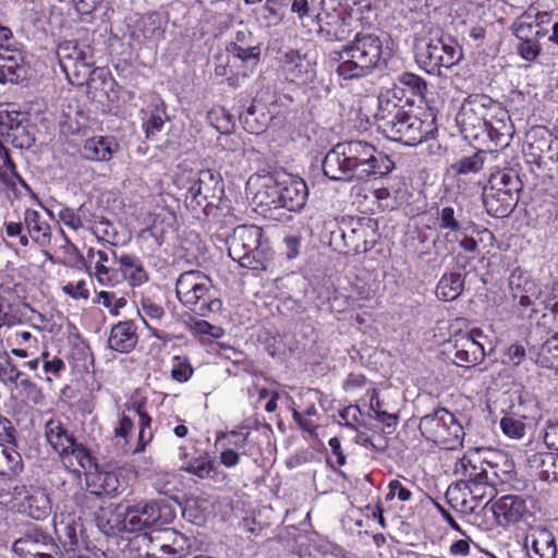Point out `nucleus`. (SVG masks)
<instances>
[{
  "label": "nucleus",
  "mask_w": 558,
  "mask_h": 558,
  "mask_svg": "<svg viewBox=\"0 0 558 558\" xmlns=\"http://www.w3.org/2000/svg\"><path fill=\"white\" fill-rule=\"evenodd\" d=\"M322 169L331 181L350 182L387 175L395 169V162L371 143L351 140L330 148L322 161Z\"/></svg>",
  "instance_id": "obj_1"
},
{
  "label": "nucleus",
  "mask_w": 558,
  "mask_h": 558,
  "mask_svg": "<svg viewBox=\"0 0 558 558\" xmlns=\"http://www.w3.org/2000/svg\"><path fill=\"white\" fill-rule=\"evenodd\" d=\"M248 184L257 186L254 202L266 209L299 211L305 206L308 196L305 181L286 172L252 177Z\"/></svg>",
  "instance_id": "obj_2"
},
{
  "label": "nucleus",
  "mask_w": 558,
  "mask_h": 558,
  "mask_svg": "<svg viewBox=\"0 0 558 558\" xmlns=\"http://www.w3.org/2000/svg\"><path fill=\"white\" fill-rule=\"evenodd\" d=\"M338 61L337 74L343 80L365 77L385 63L383 41L375 33L359 32L353 39L332 52Z\"/></svg>",
  "instance_id": "obj_3"
},
{
  "label": "nucleus",
  "mask_w": 558,
  "mask_h": 558,
  "mask_svg": "<svg viewBox=\"0 0 558 558\" xmlns=\"http://www.w3.org/2000/svg\"><path fill=\"white\" fill-rule=\"evenodd\" d=\"M57 57L68 81L72 85L94 87L97 81L111 80L104 68H94V49L90 45L77 40H64L58 45Z\"/></svg>",
  "instance_id": "obj_4"
},
{
  "label": "nucleus",
  "mask_w": 558,
  "mask_h": 558,
  "mask_svg": "<svg viewBox=\"0 0 558 558\" xmlns=\"http://www.w3.org/2000/svg\"><path fill=\"white\" fill-rule=\"evenodd\" d=\"M229 256L242 267L264 269L271 258L269 242L264 230L255 225H242L234 228L227 240Z\"/></svg>",
  "instance_id": "obj_5"
},
{
  "label": "nucleus",
  "mask_w": 558,
  "mask_h": 558,
  "mask_svg": "<svg viewBox=\"0 0 558 558\" xmlns=\"http://www.w3.org/2000/svg\"><path fill=\"white\" fill-rule=\"evenodd\" d=\"M522 190L523 182L514 169L492 173L482 194L487 214L495 218L508 217L514 210Z\"/></svg>",
  "instance_id": "obj_6"
},
{
  "label": "nucleus",
  "mask_w": 558,
  "mask_h": 558,
  "mask_svg": "<svg viewBox=\"0 0 558 558\" xmlns=\"http://www.w3.org/2000/svg\"><path fill=\"white\" fill-rule=\"evenodd\" d=\"M493 114L506 116L500 102L484 94H472L462 101L456 123L465 140L480 141Z\"/></svg>",
  "instance_id": "obj_7"
},
{
  "label": "nucleus",
  "mask_w": 558,
  "mask_h": 558,
  "mask_svg": "<svg viewBox=\"0 0 558 558\" xmlns=\"http://www.w3.org/2000/svg\"><path fill=\"white\" fill-rule=\"evenodd\" d=\"M424 117L423 119L405 111L377 129L389 141L415 146L423 141L434 138L438 131L435 114L428 112Z\"/></svg>",
  "instance_id": "obj_8"
},
{
  "label": "nucleus",
  "mask_w": 558,
  "mask_h": 558,
  "mask_svg": "<svg viewBox=\"0 0 558 558\" xmlns=\"http://www.w3.org/2000/svg\"><path fill=\"white\" fill-rule=\"evenodd\" d=\"M211 280L198 270L182 272L175 282V292L180 302L199 316L217 312L221 301L210 295Z\"/></svg>",
  "instance_id": "obj_9"
},
{
  "label": "nucleus",
  "mask_w": 558,
  "mask_h": 558,
  "mask_svg": "<svg viewBox=\"0 0 558 558\" xmlns=\"http://www.w3.org/2000/svg\"><path fill=\"white\" fill-rule=\"evenodd\" d=\"M418 428L422 435L448 449L462 445L464 430L456 416L445 408H437L421 417Z\"/></svg>",
  "instance_id": "obj_10"
},
{
  "label": "nucleus",
  "mask_w": 558,
  "mask_h": 558,
  "mask_svg": "<svg viewBox=\"0 0 558 558\" xmlns=\"http://www.w3.org/2000/svg\"><path fill=\"white\" fill-rule=\"evenodd\" d=\"M341 240L347 254H361L372 250L377 242V221L371 217H350L338 231L331 232V241Z\"/></svg>",
  "instance_id": "obj_11"
},
{
  "label": "nucleus",
  "mask_w": 558,
  "mask_h": 558,
  "mask_svg": "<svg viewBox=\"0 0 558 558\" xmlns=\"http://www.w3.org/2000/svg\"><path fill=\"white\" fill-rule=\"evenodd\" d=\"M462 58L461 48L444 38H429L416 45V62L429 74L441 75V68L450 69Z\"/></svg>",
  "instance_id": "obj_12"
},
{
  "label": "nucleus",
  "mask_w": 558,
  "mask_h": 558,
  "mask_svg": "<svg viewBox=\"0 0 558 558\" xmlns=\"http://www.w3.org/2000/svg\"><path fill=\"white\" fill-rule=\"evenodd\" d=\"M0 133L14 147L29 148L36 140V125L24 112H0Z\"/></svg>",
  "instance_id": "obj_13"
},
{
  "label": "nucleus",
  "mask_w": 558,
  "mask_h": 558,
  "mask_svg": "<svg viewBox=\"0 0 558 558\" xmlns=\"http://www.w3.org/2000/svg\"><path fill=\"white\" fill-rule=\"evenodd\" d=\"M14 508L35 520H43L50 514V498L47 492L40 487L16 486L14 488Z\"/></svg>",
  "instance_id": "obj_14"
},
{
  "label": "nucleus",
  "mask_w": 558,
  "mask_h": 558,
  "mask_svg": "<svg viewBox=\"0 0 558 558\" xmlns=\"http://www.w3.org/2000/svg\"><path fill=\"white\" fill-rule=\"evenodd\" d=\"M57 549L51 535L38 527L28 530L13 544V551L21 558H53Z\"/></svg>",
  "instance_id": "obj_15"
},
{
  "label": "nucleus",
  "mask_w": 558,
  "mask_h": 558,
  "mask_svg": "<svg viewBox=\"0 0 558 558\" xmlns=\"http://www.w3.org/2000/svg\"><path fill=\"white\" fill-rule=\"evenodd\" d=\"M481 335L480 330L473 329L471 332L458 333L450 340L452 349L449 354L457 366L470 367L482 362L485 356L484 347L476 340Z\"/></svg>",
  "instance_id": "obj_16"
},
{
  "label": "nucleus",
  "mask_w": 558,
  "mask_h": 558,
  "mask_svg": "<svg viewBox=\"0 0 558 558\" xmlns=\"http://www.w3.org/2000/svg\"><path fill=\"white\" fill-rule=\"evenodd\" d=\"M189 193L198 206H215L223 194L221 175L210 169L198 171L197 179L189 187Z\"/></svg>",
  "instance_id": "obj_17"
},
{
  "label": "nucleus",
  "mask_w": 558,
  "mask_h": 558,
  "mask_svg": "<svg viewBox=\"0 0 558 558\" xmlns=\"http://www.w3.org/2000/svg\"><path fill=\"white\" fill-rule=\"evenodd\" d=\"M28 73L25 52L11 45L0 44V83H22L27 80Z\"/></svg>",
  "instance_id": "obj_18"
},
{
  "label": "nucleus",
  "mask_w": 558,
  "mask_h": 558,
  "mask_svg": "<svg viewBox=\"0 0 558 558\" xmlns=\"http://www.w3.org/2000/svg\"><path fill=\"white\" fill-rule=\"evenodd\" d=\"M129 533H136L163 524L161 509L155 501L137 502L124 509Z\"/></svg>",
  "instance_id": "obj_19"
},
{
  "label": "nucleus",
  "mask_w": 558,
  "mask_h": 558,
  "mask_svg": "<svg viewBox=\"0 0 558 558\" xmlns=\"http://www.w3.org/2000/svg\"><path fill=\"white\" fill-rule=\"evenodd\" d=\"M490 511L499 525L514 524L532 517L526 500L518 495L500 497L490 505Z\"/></svg>",
  "instance_id": "obj_20"
},
{
  "label": "nucleus",
  "mask_w": 558,
  "mask_h": 558,
  "mask_svg": "<svg viewBox=\"0 0 558 558\" xmlns=\"http://www.w3.org/2000/svg\"><path fill=\"white\" fill-rule=\"evenodd\" d=\"M531 558H556L557 544L553 532L543 525L531 526L524 538Z\"/></svg>",
  "instance_id": "obj_21"
},
{
  "label": "nucleus",
  "mask_w": 558,
  "mask_h": 558,
  "mask_svg": "<svg viewBox=\"0 0 558 558\" xmlns=\"http://www.w3.org/2000/svg\"><path fill=\"white\" fill-rule=\"evenodd\" d=\"M315 21L318 35L327 41H343L350 36L345 17L339 12H317Z\"/></svg>",
  "instance_id": "obj_22"
},
{
  "label": "nucleus",
  "mask_w": 558,
  "mask_h": 558,
  "mask_svg": "<svg viewBox=\"0 0 558 558\" xmlns=\"http://www.w3.org/2000/svg\"><path fill=\"white\" fill-rule=\"evenodd\" d=\"M137 341L135 324L132 320H124L112 326L108 348L120 353H129L136 347Z\"/></svg>",
  "instance_id": "obj_23"
},
{
  "label": "nucleus",
  "mask_w": 558,
  "mask_h": 558,
  "mask_svg": "<svg viewBox=\"0 0 558 558\" xmlns=\"http://www.w3.org/2000/svg\"><path fill=\"white\" fill-rule=\"evenodd\" d=\"M89 490L83 494L84 499L95 496H116L121 486L117 472L101 471L89 474L86 478Z\"/></svg>",
  "instance_id": "obj_24"
},
{
  "label": "nucleus",
  "mask_w": 558,
  "mask_h": 558,
  "mask_svg": "<svg viewBox=\"0 0 558 558\" xmlns=\"http://www.w3.org/2000/svg\"><path fill=\"white\" fill-rule=\"evenodd\" d=\"M118 149L119 144L113 137H92L85 142L82 155L92 161H109Z\"/></svg>",
  "instance_id": "obj_25"
},
{
  "label": "nucleus",
  "mask_w": 558,
  "mask_h": 558,
  "mask_svg": "<svg viewBox=\"0 0 558 558\" xmlns=\"http://www.w3.org/2000/svg\"><path fill=\"white\" fill-rule=\"evenodd\" d=\"M178 537V534L173 530H154L151 533L142 531L136 532L134 537L131 539V544L136 545L138 550H143L141 555L146 557L157 556V545L160 541H170Z\"/></svg>",
  "instance_id": "obj_26"
},
{
  "label": "nucleus",
  "mask_w": 558,
  "mask_h": 558,
  "mask_svg": "<svg viewBox=\"0 0 558 558\" xmlns=\"http://www.w3.org/2000/svg\"><path fill=\"white\" fill-rule=\"evenodd\" d=\"M527 465L537 472L541 480L558 482V453L534 452L529 456Z\"/></svg>",
  "instance_id": "obj_27"
},
{
  "label": "nucleus",
  "mask_w": 558,
  "mask_h": 558,
  "mask_svg": "<svg viewBox=\"0 0 558 558\" xmlns=\"http://www.w3.org/2000/svg\"><path fill=\"white\" fill-rule=\"evenodd\" d=\"M46 438L61 458L68 457V451L76 440L59 420H49L45 426Z\"/></svg>",
  "instance_id": "obj_28"
},
{
  "label": "nucleus",
  "mask_w": 558,
  "mask_h": 558,
  "mask_svg": "<svg viewBox=\"0 0 558 558\" xmlns=\"http://www.w3.org/2000/svg\"><path fill=\"white\" fill-rule=\"evenodd\" d=\"M509 287L512 291L513 300L518 304L527 307L533 304V296H537L534 281L525 277L520 270H514L509 278Z\"/></svg>",
  "instance_id": "obj_29"
},
{
  "label": "nucleus",
  "mask_w": 558,
  "mask_h": 558,
  "mask_svg": "<svg viewBox=\"0 0 558 558\" xmlns=\"http://www.w3.org/2000/svg\"><path fill=\"white\" fill-rule=\"evenodd\" d=\"M112 256L120 265L119 270L123 274V280L129 279L133 286H140L148 280V275L138 257L131 254L118 256L116 252H112Z\"/></svg>",
  "instance_id": "obj_30"
},
{
  "label": "nucleus",
  "mask_w": 558,
  "mask_h": 558,
  "mask_svg": "<svg viewBox=\"0 0 558 558\" xmlns=\"http://www.w3.org/2000/svg\"><path fill=\"white\" fill-rule=\"evenodd\" d=\"M24 226L33 241L38 245L46 247L50 244V227L47 222L41 221L40 214L37 210L27 208L24 211Z\"/></svg>",
  "instance_id": "obj_31"
},
{
  "label": "nucleus",
  "mask_w": 558,
  "mask_h": 558,
  "mask_svg": "<svg viewBox=\"0 0 558 558\" xmlns=\"http://www.w3.org/2000/svg\"><path fill=\"white\" fill-rule=\"evenodd\" d=\"M533 24L520 22L514 31L515 37L520 40L518 51L526 61H534L541 53V45L536 38H532Z\"/></svg>",
  "instance_id": "obj_32"
},
{
  "label": "nucleus",
  "mask_w": 558,
  "mask_h": 558,
  "mask_svg": "<svg viewBox=\"0 0 558 558\" xmlns=\"http://www.w3.org/2000/svg\"><path fill=\"white\" fill-rule=\"evenodd\" d=\"M269 113L265 112L263 105L252 104L245 112L240 114V120L243 123L244 129L252 134L263 133L268 122L270 121Z\"/></svg>",
  "instance_id": "obj_33"
},
{
  "label": "nucleus",
  "mask_w": 558,
  "mask_h": 558,
  "mask_svg": "<svg viewBox=\"0 0 558 558\" xmlns=\"http://www.w3.org/2000/svg\"><path fill=\"white\" fill-rule=\"evenodd\" d=\"M283 70L290 81H306L313 73L310 61L302 58L296 51H290L286 54Z\"/></svg>",
  "instance_id": "obj_34"
},
{
  "label": "nucleus",
  "mask_w": 558,
  "mask_h": 558,
  "mask_svg": "<svg viewBox=\"0 0 558 558\" xmlns=\"http://www.w3.org/2000/svg\"><path fill=\"white\" fill-rule=\"evenodd\" d=\"M553 143L551 134L544 126L533 128L526 133L529 154L535 159L542 158V155L550 149Z\"/></svg>",
  "instance_id": "obj_35"
},
{
  "label": "nucleus",
  "mask_w": 558,
  "mask_h": 558,
  "mask_svg": "<svg viewBox=\"0 0 558 558\" xmlns=\"http://www.w3.org/2000/svg\"><path fill=\"white\" fill-rule=\"evenodd\" d=\"M405 111L403 105H400L393 100L392 97L385 95V93L380 90L377 97V111L375 113L377 128L387 122L389 123L391 119H396Z\"/></svg>",
  "instance_id": "obj_36"
},
{
  "label": "nucleus",
  "mask_w": 558,
  "mask_h": 558,
  "mask_svg": "<svg viewBox=\"0 0 558 558\" xmlns=\"http://www.w3.org/2000/svg\"><path fill=\"white\" fill-rule=\"evenodd\" d=\"M464 277L460 272L445 274L436 288V294L445 301L457 299L463 291Z\"/></svg>",
  "instance_id": "obj_37"
},
{
  "label": "nucleus",
  "mask_w": 558,
  "mask_h": 558,
  "mask_svg": "<svg viewBox=\"0 0 558 558\" xmlns=\"http://www.w3.org/2000/svg\"><path fill=\"white\" fill-rule=\"evenodd\" d=\"M97 524L105 534L129 533L126 522H124V510H111L104 517L97 518Z\"/></svg>",
  "instance_id": "obj_38"
},
{
  "label": "nucleus",
  "mask_w": 558,
  "mask_h": 558,
  "mask_svg": "<svg viewBox=\"0 0 558 558\" xmlns=\"http://www.w3.org/2000/svg\"><path fill=\"white\" fill-rule=\"evenodd\" d=\"M463 209L453 208L452 206H445L438 213V225L439 229L448 230L450 232L459 233L463 227Z\"/></svg>",
  "instance_id": "obj_39"
},
{
  "label": "nucleus",
  "mask_w": 558,
  "mask_h": 558,
  "mask_svg": "<svg viewBox=\"0 0 558 558\" xmlns=\"http://www.w3.org/2000/svg\"><path fill=\"white\" fill-rule=\"evenodd\" d=\"M535 363L546 368H558V333L543 343Z\"/></svg>",
  "instance_id": "obj_40"
},
{
  "label": "nucleus",
  "mask_w": 558,
  "mask_h": 558,
  "mask_svg": "<svg viewBox=\"0 0 558 558\" xmlns=\"http://www.w3.org/2000/svg\"><path fill=\"white\" fill-rule=\"evenodd\" d=\"M227 51L233 59H238L243 63L256 64L259 60L260 49L253 44L241 45L238 43H230L227 46Z\"/></svg>",
  "instance_id": "obj_41"
},
{
  "label": "nucleus",
  "mask_w": 558,
  "mask_h": 558,
  "mask_svg": "<svg viewBox=\"0 0 558 558\" xmlns=\"http://www.w3.org/2000/svg\"><path fill=\"white\" fill-rule=\"evenodd\" d=\"M461 472L466 481V485L487 482L488 474L483 468L472 464L471 460L463 457L456 465V473Z\"/></svg>",
  "instance_id": "obj_42"
},
{
  "label": "nucleus",
  "mask_w": 558,
  "mask_h": 558,
  "mask_svg": "<svg viewBox=\"0 0 558 558\" xmlns=\"http://www.w3.org/2000/svg\"><path fill=\"white\" fill-rule=\"evenodd\" d=\"M500 428L506 436L512 439H522L526 435L527 426L523 417L504 416L500 421Z\"/></svg>",
  "instance_id": "obj_43"
},
{
  "label": "nucleus",
  "mask_w": 558,
  "mask_h": 558,
  "mask_svg": "<svg viewBox=\"0 0 558 558\" xmlns=\"http://www.w3.org/2000/svg\"><path fill=\"white\" fill-rule=\"evenodd\" d=\"M398 82L408 88L412 96L424 97L427 92V83L418 75L404 72L398 76Z\"/></svg>",
  "instance_id": "obj_44"
},
{
  "label": "nucleus",
  "mask_w": 558,
  "mask_h": 558,
  "mask_svg": "<svg viewBox=\"0 0 558 558\" xmlns=\"http://www.w3.org/2000/svg\"><path fill=\"white\" fill-rule=\"evenodd\" d=\"M2 462H0V474L8 472L16 473L22 470L21 454L13 448H5L1 445Z\"/></svg>",
  "instance_id": "obj_45"
},
{
  "label": "nucleus",
  "mask_w": 558,
  "mask_h": 558,
  "mask_svg": "<svg viewBox=\"0 0 558 558\" xmlns=\"http://www.w3.org/2000/svg\"><path fill=\"white\" fill-rule=\"evenodd\" d=\"M95 270L97 281L101 286H116L123 281V274L119 269L111 266H95Z\"/></svg>",
  "instance_id": "obj_46"
},
{
  "label": "nucleus",
  "mask_w": 558,
  "mask_h": 558,
  "mask_svg": "<svg viewBox=\"0 0 558 558\" xmlns=\"http://www.w3.org/2000/svg\"><path fill=\"white\" fill-rule=\"evenodd\" d=\"M484 165V153L477 151L472 156L463 157L457 162V171L460 174L476 173Z\"/></svg>",
  "instance_id": "obj_47"
},
{
  "label": "nucleus",
  "mask_w": 558,
  "mask_h": 558,
  "mask_svg": "<svg viewBox=\"0 0 558 558\" xmlns=\"http://www.w3.org/2000/svg\"><path fill=\"white\" fill-rule=\"evenodd\" d=\"M81 536L82 530L77 531L75 526H71L70 524L63 526V534H60L59 537L62 541L63 547L69 556H71L74 550L81 547Z\"/></svg>",
  "instance_id": "obj_48"
},
{
  "label": "nucleus",
  "mask_w": 558,
  "mask_h": 558,
  "mask_svg": "<svg viewBox=\"0 0 558 558\" xmlns=\"http://www.w3.org/2000/svg\"><path fill=\"white\" fill-rule=\"evenodd\" d=\"M466 488L469 489V493L474 500H484L487 499L484 508H490L492 499L495 496V488L493 485L488 484L487 482L477 483V484H471L466 485Z\"/></svg>",
  "instance_id": "obj_49"
},
{
  "label": "nucleus",
  "mask_w": 558,
  "mask_h": 558,
  "mask_svg": "<svg viewBox=\"0 0 558 558\" xmlns=\"http://www.w3.org/2000/svg\"><path fill=\"white\" fill-rule=\"evenodd\" d=\"M69 456H73L80 466L84 470H89L94 466L96 468V463L90 452L84 445L78 444L76 440L74 441L73 447L69 449L68 457Z\"/></svg>",
  "instance_id": "obj_50"
},
{
  "label": "nucleus",
  "mask_w": 558,
  "mask_h": 558,
  "mask_svg": "<svg viewBox=\"0 0 558 558\" xmlns=\"http://www.w3.org/2000/svg\"><path fill=\"white\" fill-rule=\"evenodd\" d=\"M511 136L512 128H506V130H497L487 123V131L483 134L481 140L489 138L495 143L496 146L505 147L509 145Z\"/></svg>",
  "instance_id": "obj_51"
},
{
  "label": "nucleus",
  "mask_w": 558,
  "mask_h": 558,
  "mask_svg": "<svg viewBox=\"0 0 558 558\" xmlns=\"http://www.w3.org/2000/svg\"><path fill=\"white\" fill-rule=\"evenodd\" d=\"M291 12L296 14L300 20L315 17L317 14L314 0H292Z\"/></svg>",
  "instance_id": "obj_52"
},
{
  "label": "nucleus",
  "mask_w": 558,
  "mask_h": 558,
  "mask_svg": "<svg viewBox=\"0 0 558 558\" xmlns=\"http://www.w3.org/2000/svg\"><path fill=\"white\" fill-rule=\"evenodd\" d=\"M359 442L366 448H372L376 452H384L388 448L387 438L380 434L361 435L359 436Z\"/></svg>",
  "instance_id": "obj_53"
},
{
  "label": "nucleus",
  "mask_w": 558,
  "mask_h": 558,
  "mask_svg": "<svg viewBox=\"0 0 558 558\" xmlns=\"http://www.w3.org/2000/svg\"><path fill=\"white\" fill-rule=\"evenodd\" d=\"M0 359L3 361V371L5 372L4 378H8L10 381L17 383L19 379L24 376L21 371L17 369L16 365L13 364L11 357L8 352L2 351L0 353Z\"/></svg>",
  "instance_id": "obj_54"
},
{
  "label": "nucleus",
  "mask_w": 558,
  "mask_h": 558,
  "mask_svg": "<svg viewBox=\"0 0 558 558\" xmlns=\"http://www.w3.org/2000/svg\"><path fill=\"white\" fill-rule=\"evenodd\" d=\"M388 488L389 492L386 496L387 500H391L397 496L399 500L408 501L412 496L411 492L407 487H404L398 480H392L389 483Z\"/></svg>",
  "instance_id": "obj_55"
},
{
  "label": "nucleus",
  "mask_w": 558,
  "mask_h": 558,
  "mask_svg": "<svg viewBox=\"0 0 558 558\" xmlns=\"http://www.w3.org/2000/svg\"><path fill=\"white\" fill-rule=\"evenodd\" d=\"M175 359L179 363L172 368L171 377L179 383L187 381L193 375V367L186 361H181L180 357Z\"/></svg>",
  "instance_id": "obj_56"
},
{
  "label": "nucleus",
  "mask_w": 558,
  "mask_h": 558,
  "mask_svg": "<svg viewBox=\"0 0 558 558\" xmlns=\"http://www.w3.org/2000/svg\"><path fill=\"white\" fill-rule=\"evenodd\" d=\"M165 116L166 112L158 108H156V110L151 112L150 118L145 123L147 137H149L155 132H159L162 129L165 124Z\"/></svg>",
  "instance_id": "obj_57"
},
{
  "label": "nucleus",
  "mask_w": 558,
  "mask_h": 558,
  "mask_svg": "<svg viewBox=\"0 0 558 558\" xmlns=\"http://www.w3.org/2000/svg\"><path fill=\"white\" fill-rule=\"evenodd\" d=\"M231 54L226 50V53H218L215 56V75L216 76H228L231 70Z\"/></svg>",
  "instance_id": "obj_58"
},
{
  "label": "nucleus",
  "mask_w": 558,
  "mask_h": 558,
  "mask_svg": "<svg viewBox=\"0 0 558 558\" xmlns=\"http://www.w3.org/2000/svg\"><path fill=\"white\" fill-rule=\"evenodd\" d=\"M284 253L288 259H293L299 256L301 248V238L299 235H287L283 239Z\"/></svg>",
  "instance_id": "obj_59"
},
{
  "label": "nucleus",
  "mask_w": 558,
  "mask_h": 558,
  "mask_svg": "<svg viewBox=\"0 0 558 558\" xmlns=\"http://www.w3.org/2000/svg\"><path fill=\"white\" fill-rule=\"evenodd\" d=\"M381 92H384L385 95L392 97V99L399 102L400 105H403V102L409 104L412 101L407 96V89L403 88V86L399 82L392 84L391 87L383 88Z\"/></svg>",
  "instance_id": "obj_60"
},
{
  "label": "nucleus",
  "mask_w": 558,
  "mask_h": 558,
  "mask_svg": "<svg viewBox=\"0 0 558 558\" xmlns=\"http://www.w3.org/2000/svg\"><path fill=\"white\" fill-rule=\"evenodd\" d=\"M16 486L10 480L0 478V504H12L14 507V488Z\"/></svg>",
  "instance_id": "obj_61"
},
{
  "label": "nucleus",
  "mask_w": 558,
  "mask_h": 558,
  "mask_svg": "<svg viewBox=\"0 0 558 558\" xmlns=\"http://www.w3.org/2000/svg\"><path fill=\"white\" fill-rule=\"evenodd\" d=\"M59 217L65 226L74 230H77L83 226L81 215L75 214L71 208H63L60 210Z\"/></svg>",
  "instance_id": "obj_62"
},
{
  "label": "nucleus",
  "mask_w": 558,
  "mask_h": 558,
  "mask_svg": "<svg viewBox=\"0 0 558 558\" xmlns=\"http://www.w3.org/2000/svg\"><path fill=\"white\" fill-rule=\"evenodd\" d=\"M69 558H107V555L95 546H82L74 550Z\"/></svg>",
  "instance_id": "obj_63"
},
{
  "label": "nucleus",
  "mask_w": 558,
  "mask_h": 558,
  "mask_svg": "<svg viewBox=\"0 0 558 558\" xmlns=\"http://www.w3.org/2000/svg\"><path fill=\"white\" fill-rule=\"evenodd\" d=\"M143 315L151 319H160L165 315L162 306L154 303L150 299H144L142 301Z\"/></svg>",
  "instance_id": "obj_64"
}]
</instances>
